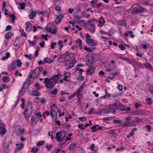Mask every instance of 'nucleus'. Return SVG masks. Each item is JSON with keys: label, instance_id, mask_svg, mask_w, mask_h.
Here are the masks:
<instances>
[{"label": "nucleus", "instance_id": "f257e3e1", "mask_svg": "<svg viewBox=\"0 0 153 153\" xmlns=\"http://www.w3.org/2000/svg\"><path fill=\"white\" fill-rule=\"evenodd\" d=\"M43 70V68L42 67H39L36 68L35 70L31 71L28 75L29 81L32 78L33 76L34 78L39 77Z\"/></svg>", "mask_w": 153, "mask_h": 153}, {"label": "nucleus", "instance_id": "f03ea898", "mask_svg": "<svg viewBox=\"0 0 153 153\" xmlns=\"http://www.w3.org/2000/svg\"><path fill=\"white\" fill-rule=\"evenodd\" d=\"M144 11V8L142 6L139 4H135L133 5L131 13L132 14H137L143 13Z\"/></svg>", "mask_w": 153, "mask_h": 153}, {"label": "nucleus", "instance_id": "7ed1b4c3", "mask_svg": "<svg viewBox=\"0 0 153 153\" xmlns=\"http://www.w3.org/2000/svg\"><path fill=\"white\" fill-rule=\"evenodd\" d=\"M32 110V105L31 104L28 103L26 105L24 111L25 119L28 122L29 118L31 115Z\"/></svg>", "mask_w": 153, "mask_h": 153}, {"label": "nucleus", "instance_id": "20e7f679", "mask_svg": "<svg viewBox=\"0 0 153 153\" xmlns=\"http://www.w3.org/2000/svg\"><path fill=\"white\" fill-rule=\"evenodd\" d=\"M44 82L47 88H52L54 87L55 84L53 83V81H52L50 79H49L48 78L45 79Z\"/></svg>", "mask_w": 153, "mask_h": 153}, {"label": "nucleus", "instance_id": "39448f33", "mask_svg": "<svg viewBox=\"0 0 153 153\" xmlns=\"http://www.w3.org/2000/svg\"><path fill=\"white\" fill-rule=\"evenodd\" d=\"M46 30L47 32H50L53 34H55L56 33V30L55 27L50 24L47 26Z\"/></svg>", "mask_w": 153, "mask_h": 153}, {"label": "nucleus", "instance_id": "423d86ee", "mask_svg": "<svg viewBox=\"0 0 153 153\" xmlns=\"http://www.w3.org/2000/svg\"><path fill=\"white\" fill-rule=\"evenodd\" d=\"M51 115L53 119L56 120L57 118V113L58 111V109L57 107H54L53 108H51Z\"/></svg>", "mask_w": 153, "mask_h": 153}, {"label": "nucleus", "instance_id": "0eeeda50", "mask_svg": "<svg viewBox=\"0 0 153 153\" xmlns=\"http://www.w3.org/2000/svg\"><path fill=\"white\" fill-rule=\"evenodd\" d=\"M86 62L88 66H91L93 61V56H87L86 57Z\"/></svg>", "mask_w": 153, "mask_h": 153}, {"label": "nucleus", "instance_id": "6e6552de", "mask_svg": "<svg viewBox=\"0 0 153 153\" xmlns=\"http://www.w3.org/2000/svg\"><path fill=\"white\" fill-rule=\"evenodd\" d=\"M61 76V75L60 74H58L52 76L51 77V78L50 79L53 80V82L54 84L56 83Z\"/></svg>", "mask_w": 153, "mask_h": 153}, {"label": "nucleus", "instance_id": "1a4fd4ad", "mask_svg": "<svg viewBox=\"0 0 153 153\" xmlns=\"http://www.w3.org/2000/svg\"><path fill=\"white\" fill-rule=\"evenodd\" d=\"M4 126L0 121V134L1 135H4L6 132V129Z\"/></svg>", "mask_w": 153, "mask_h": 153}, {"label": "nucleus", "instance_id": "9d476101", "mask_svg": "<svg viewBox=\"0 0 153 153\" xmlns=\"http://www.w3.org/2000/svg\"><path fill=\"white\" fill-rule=\"evenodd\" d=\"M71 54L68 53L63 54L62 57L64 58L65 62H67L71 59Z\"/></svg>", "mask_w": 153, "mask_h": 153}, {"label": "nucleus", "instance_id": "9b49d317", "mask_svg": "<svg viewBox=\"0 0 153 153\" xmlns=\"http://www.w3.org/2000/svg\"><path fill=\"white\" fill-rule=\"evenodd\" d=\"M61 132V131L59 132H58L56 134V137H55L56 139L59 142L62 141L64 137V136L63 137H62L60 135H59Z\"/></svg>", "mask_w": 153, "mask_h": 153}, {"label": "nucleus", "instance_id": "f8f14e48", "mask_svg": "<svg viewBox=\"0 0 153 153\" xmlns=\"http://www.w3.org/2000/svg\"><path fill=\"white\" fill-rule=\"evenodd\" d=\"M103 112L105 114L112 113L113 114H115L116 113L115 110L114 109H105L103 110Z\"/></svg>", "mask_w": 153, "mask_h": 153}, {"label": "nucleus", "instance_id": "ddd939ff", "mask_svg": "<svg viewBox=\"0 0 153 153\" xmlns=\"http://www.w3.org/2000/svg\"><path fill=\"white\" fill-rule=\"evenodd\" d=\"M26 28L28 32H30L32 29V25L29 22H27L26 24Z\"/></svg>", "mask_w": 153, "mask_h": 153}, {"label": "nucleus", "instance_id": "4468645a", "mask_svg": "<svg viewBox=\"0 0 153 153\" xmlns=\"http://www.w3.org/2000/svg\"><path fill=\"white\" fill-rule=\"evenodd\" d=\"M86 42L87 44L91 46H94L96 45V43L94 42L93 40L91 39H86Z\"/></svg>", "mask_w": 153, "mask_h": 153}, {"label": "nucleus", "instance_id": "2eb2a0df", "mask_svg": "<svg viewBox=\"0 0 153 153\" xmlns=\"http://www.w3.org/2000/svg\"><path fill=\"white\" fill-rule=\"evenodd\" d=\"M36 13L35 11L32 10H30V14L28 16L29 18L31 19H33V18L36 16Z\"/></svg>", "mask_w": 153, "mask_h": 153}, {"label": "nucleus", "instance_id": "dca6fc26", "mask_svg": "<svg viewBox=\"0 0 153 153\" xmlns=\"http://www.w3.org/2000/svg\"><path fill=\"white\" fill-rule=\"evenodd\" d=\"M120 58L122 59H123L125 61H127L130 64H132L133 63V61L132 59H129V58L126 57H123L121 56H120Z\"/></svg>", "mask_w": 153, "mask_h": 153}, {"label": "nucleus", "instance_id": "f3484780", "mask_svg": "<svg viewBox=\"0 0 153 153\" xmlns=\"http://www.w3.org/2000/svg\"><path fill=\"white\" fill-rule=\"evenodd\" d=\"M91 27H88V28L89 29V30L90 31V32L91 33H94V32L95 31V28L94 27V24H92L91 25H89Z\"/></svg>", "mask_w": 153, "mask_h": 153}, {"label": "nucleus", "instance_id": "a211bd4d", "mask_svg": "<svg viewBox=\"0 0 153 153\" xmlns=\"http://www.w3.org/2000/svg\"><path fill=\"white\" fill-rule=\"evenodd\" d=\"M94 70V67L91 66H89V67L88 69L87 74H91Z\"/></svg>", "mask_w": 153, "mask_h": 153}, {"label": "nucleus", "instance_id": "6ab92c4d", "mask_svg": "<svg viewBox=\"0 0 153 153\" xmlns=\"http://www.w3.org/2000/svg\"><path fill=\"white\" fill-rule=\"evenodd\" d=\"M76 144L75 143H71L69 149L71 151L74 150V148L76 146Z\"/></svg>", "mask_w": 153, "mask_h": 153}, {"label": "nucleus", "instance_id": "aec40b11", "mask_svg": "<svg viewBox=\"0 0 153 153\" xmlns=\"http://www.w3.org/2000/svg\"><path fill=\"white\" fill-rule=\"evenodd\" d=\"M73 66V63L70 62L68 65H65V67L66 69H71Z\"/></svg>", "mask_w": 153, "mask_h": 153}, {"label": "nucleus", "instance_id": "412c9836", "mask_svg": "<svg viewBox=\"0 0 153 153\" xmlns=\"http://www.w3.org/2000/svg\"><path fill=\"white\" fill-rule=\"evenodd\" d=\"M32 95L34 96H38L41 95V93L37 90H34L32 91Z\"/></svg>", "mask_w": 153, "mask_h": 153}, {"label": "nucleus", "instance_id": "4be33fe9", "mask_svg": "<svg viewBox=\"0 0 153 153\" xmlns=\"http://www.w3.org/2000/svg\"><path fill=\"white\" fill-rule=\"evenodd\" d=\"M44 61L48 63H50L52 62V60L49 57L45 58L44 59Z\"/></svg>", "mask_w": 153, "mask_h": 153}, {"label": "nucleus", "instance_id": "5701e85b", "mask_svg": "<svg viewBox=\"0 0 153 153\" xmlns=\"http://www.w3.org/2000/svg\"><path fill=\"white\" fill-rule=\"evenodd\" d=\"M15 62L17 66L18 67H20L21 66L22 63L20 60L19 59H17L15 61Z\"/></svg>", "mask_w": 153, "mask_h": 153}, {"label": "nucleus", "instance_id": "b1692460", "mask_svg": "<svg viewBox=\"0 0 153 153\" xmlns=\"http://www.w3.org/2000/svg\"><path fill=\"white\" fill-rule=\"evenodd\" d=\"M9 146L7 144L4 145V152L6 153H8L9 152Z\"/></svg>", "mask_w": 153, "mask_h": 153}, {"label": "nucleus", "instance_id": "393cba45", "mask_svg": "<svg viewBox=\"0 0 153 153\" xmlns=\"http://www.w3.org/2000/svg\"><path fill=\"white\" fill-rule=\"evenodd\" d=\"M99 125H94L91 128V129H92L93 130H92V132H96L97 130V127L99 126Z\"/></svg>", "mask_w": 153, "mask_h": 153}, {"label": "nucleus", "instance_id": "a878e982", "mask_svg": "<svg viewBox=\"0 0 153 153\" xmlns=\"http://www.w3.org/2000/svg\"><path fill=\"white\" fill-rule=\"evenodd\" d=\"M10 56V53L8 52H7L6 54V56L2 58L1 59L5 60L7 59L8 58H9Z\"/></svg>", "mask_w": 153, "mask_h": 153}, {"label": "nucleus", "instance_id": "bb28decb", "mask_svg": "<svg viewBox=\"0 0 153 153\" xmlns=\"http://www.w3.org/2000/svg\"><path fill=\"white\" fill-rule=\"evenodd\" d=\"M105 22V21L103 18L100 17L99 19V23L101 26H102Z\"/></svg>", "mask_w": 153, "mask_h": 153}, {"label": "nucleus", "instance_id": "cd10ccee", "mask_svg": "<svg viewBox=\"0 0 153 153\" xmlns=\"http://www.w3.org/2000/svg\"><path fill=\"white\" fill-rule=\"evenodd\" d=\"M62 56L63 54L60 56V57L58 58L57 60L59 62H65V59L62 57Z\"/></svg>", "mask_w": 153, "mask_h": 153}, {"label": "nucleus", "instance_id": "c85d7f7f", "mask_svg": "<svg viewBox=\"0 0 153 153\" xmlns=\"http://www.w3.org/2000/svg\"><path fill=\"white\" fill-rule=\"evenodd\" d=\"M76 44L79 45L80 48L81 49H82V46H81V45L82 44V41H81V40H80V39H77L76 41Z\"/></svg>", "mask_w": 153, "mask_h": 153}, {"label": "nucleus", "instance_id": "c756f323", "mask_svg": "<svg viewBox=\"0 0 153 153\" xmlns=\"http://www.w3.org/2000/svg\"><path fill=\"white\" fill-rule=\"evenodd\" d=\"M12 34L10 32H8L5 36V38L6 39H9L12 36Z\"/></svg>", "mask_w": 153, "mask_h": 153}, {"label": "nucleus", "instance_id": "7c9ffc66", "mask_svg": "<svg viewBox=\"0 0 153 153\" xmlns=\"http://www.w3.org/2000/svg\"><path fill=\"white\" fill-rule=\"evenodd\" d=\"M111 118L109 117H105L103 119V121L104 122L106 123H109V120Z\"/></svg>", "mask_w": 153, "mask_h": 153}, {"label": "nucleus", "instance_id": "2f4dec72", "mask_svg": "<svg viewBox=\"0 0 153 153\" xmlns=\"http://www.w3.org/2000/svg\"><path fill=\"white\" fill-rule=\"evenodd\" d=\"M19 6L21 7V8L19 7H18V8L19 9L23 10L24 9V8H25V4L24 3H21L19 4Z\"/></svg>", "mask_w": 153, "mask_h": 153}, {"label": "nucleus", "instance_id": "473e14b6", "mask_svg": "<svg viewBox=\"0 0 153 153\" xmlns=\"http://www.w3.org/2000/svg\"><path fill=\"white\" fill-rule=\"evenodd\" d=\"M144 65L149 69H152V67L151 64L148 62L145 64Z\"/></svg>", "mask_w": 153, "mask_h": 153}, {"label": "nucleus", "instance_id": "72a5a7b5", "mask_svg": "<svg viewBox=\"0 0 153 153\" xmlns=\"http://www.w3.org/2000/svg\"><path fill=\"white\" fill-rule=\"evenodd\" d=\"M10 78L8 77H3V81L5 82H8L10 81Z\"/></svg>", "mask_w": 153, "mask_h": 153}, {"label": "nucleus", "instance_id": "f704fd0d", "mask_svg": "<svg viewBox=\"0 0 153 153\" xmlns=\"http://www.w3.org/2000/svg\"><path fill=\"white\" fill-rule=\"evenodd\" d=\"M114 105L116 107L118 108V109H119V108H120L121 106H122V105L121 104H120V103H114Z\"/></svg>", "mask_w": 153, "mask_h": 153}, {"label": "nucleus", "instance_id": "c9c22d12", "mask_svg": "<svg viewBox=\"0 0 153 153\" xmlns=\"http://www.w3.org/2000/svg\"><path fill=\"white\" fill-rule=\"evenodd\" d=\"M146 102L149 104H151L152 103V98L149 97L146 99Z\"/></svg>", "mask_w": 153, "mask_h": 153}, {"label": "nucleus", "instance_id": "e433bc0d", "mask_svg": "<svg viewBox=\"0 0 153 153\" xmlns=\"http://www.w3.org/2000/svg\"><path fill=\"white\" fill-rule=\"evenodd\" d=\"M45 143V142L43 141H39L38 143H37L36 145L37 146H40L43 145Z\"/></svg>", "mask_w": 153, "mask_h": 153}, {"label": "nucleus", "instance_id": "4c0bfd02", "mask_svg": "<svg viewBox=\"0 0 153 153\" xmlns=\"http://www.w3.org/2000/svg\"><path fill=\"white\" fill-rule=\"evenodd\" d=\"M58 89L57 88H55L54 90L51 92V94L52 95H55L58 92Z\"/></svg>", "mask_w": 153, "mask_h": 153}, {"label": "nucleus", "instance_id": "58836bf2", "mask_svg": "<svg viewBox=\"0 0 153 153\" xmlns=\"http://www.w3.org/2000/svg\"><path fill=\"white\" fill-rule=\"evenodd\" d=\"M85 84L84 83H83L81 85L80 88L79 89L78 91L82 92V91L84 87H85Z\"/></svg>", "mask_w": 153, "mask_h": 153}, {"label": "nucleus", "instance_id": "ea45409f", "mask_svg": "<svg viewBox=\"0 0 153 153\" xmlns=\"http://www.w3.org/2000/svg\"><path fill=\"white\" fill-rule=\"evenodd\" d=\"M112 67H113L112 68H106L107 71L108 72H110V71H113V70L114 69L115 67V66L113 65H112Z\"/></svg>", "mask_w": 153, "mask_h": 153}, {"label": "nucleus", "instance_id": "a19ab883", "mask_svg": "<svg viewBox=\"0 0 153 153\" xmlns=\"http://www.w3.org/2000/svg\"><path fill=\"white\" fill-rule=\"evenodd\" d=\"M138 123L134 121L131 122V126H134L136 125H138Z\"/></svg>", "mask_w": 153, "mask_h": 153}, {"label": "nucleus", "instance_id": "79ce46f5", "mask_svg": "<svg viewBox=\"0 0 153 153\" xmlns=\"http://www.w3.org/2000/svg\"><path fill=\"white\" fill-rule=\"evenodd\" d=\"M124 126H131V122L127 123L126 122H125V123L123 124Z\"/></svg>", "mask_w": 153, "mask_h": 153}, {"label": "nucleus", "instance_id": "37998d69", "mask_svg": "<svg viewBox=\"0 0 153 153\" xmlns=\"http://www.w3.org/2000/svg\"><path fill=\"white\" fill-rule=\"evenodd\" d=\"M79 128H80L81 129H83L85 128V127L83 124H79L78 126Z\"/></svg>", "mask_w": 153, "mask_h": 153}, {"label": "nucleus", "instance_id": "c03bdc74", "mask_svg": "<svg viewBox=\"0 0 153 153\" xmlns=\"http://www.w3.org/2000/svg\"><path fill=\"white\" fill-rule=\"evenodd\" d=\"M24 56L29 59H31L33 57L31 55H28L27 54H25Z\"/></svg>", "mask_w": 153, "mask_h": 153}, {"label": "nucleus", "instance_id": "a18cd8bd", "mask_svg": "<svg viewBox=\"0 0 153 153\" xmlns=\"http://www.w3.org/2000/svg\"><path fill=\"white\" fill-rule=\"evenodd\" d=\"M38 150L37 147H33L31 151L33 152L36 153Z\"/></svg>", "mask_w": 153, "mask_h": 153}, {"label": "nucleus", "instance_id": "49530a36", "mask_svg": "<svg viewBox=\"0 0 153 153\" xmlns=\"http://www.w3.org/2000/svg\"><path fill=\"white\" fill-rule=\"evenodd\" d=\"M24 147V145L22 143H20L19 144L18 148L19 150H20Z\"/></svg>", "mask_w": 153, "mask_h": 153}, {"label": "nucleus", "instance_id": "de8ad7c7", "mask_svg": "<svg viewBox=\"0 0 153 153\" xmlns=\"http://www.w3.org/2000/svg\"><path fill=\"white\" fill-rule=\"evenodd\" d=\"M85 50L87 51L88 52H91L92 51V50H91L90 48H88L86 47H85L84 48Z\"/></svg>", "mask_w": 153, "mask_h": 153}, {"label": "nucleus", "instance_id": "09e8293b", "mask_svg": "<svg viewBox=\"0 0 153 153\" xmlns=\"http://www.w3.org/2000/svg\"><path fill=\"white\" fill-rule=\"evenodd\" d=\"M19 133L20 134H22L24 133V130L23 128L21 129L20 128L19 129Z\"/></svg>", "mask_w": 153, "mask_h": 153}, {"label": "nucleus", "instance_id": "8fccbe9b", "mask_svg": "<svg viewBox=\"0 0 153 153\" xmlns=\"http://www.w3.org/2000/svg\"><path fill=\"white\" fill-rule=\"evenodd\" d=\"M34 101L35 102L38 103L40 101L41 99H39L38 97H37L34 99Z\"/></svg>", "mask_w": 153, "mask_h": 153}, {"label": "nucleus", "instance_id": "3c124183", "mask_svg": "<svg viewBox=\"0 0 153 153\" xmlns=\"http://www.w3.org/2000/svg\"><path fill=\"white\" fill-rule=\"evenodd\" d=\"M149 90L151 93L153 94V85L150 86L149 87Z\"/></svg>", "mask_w": 153, "mask_h": 153}, {"label": "nucleus", "instance_id": "603ef678", "mask_svg": "<svg viewBox=\"0 0 153 153\" xmlns=\"http://www.w3.org/2000/svg\"><path fill=\"white\" fill-rule=\"evenodd\" d=\"M119 47L122 50H124L125 48V47L124 46H123L122 44H120L119 46Z\"/></svg>", "mask_w": 153, "mask_h": 153}, {"label": "nucleus", "instance_id": "864d4df0", "mask_svg": "<svg viewBox=\"0 0 153 153\" xmlns=\"http://www.w3.org/2000/svg\"><path fill=\"white\" fill-rule=\"evenodd\" d=\"M79 120L81 121H84L86 120V118L85 117H80L79 118Z\"/></svg>", "mask_w": 153, "mask_h": 153}, {"label": "nucleus", "instance_id": "5fc2aeb1", "mask_svg": "<svg viewBox=\"0 0 153 153\" xmlns=\"http://www.w3.org/2000/svg\"><path fill=\"white\" fill-rule=\"evenodd\" d=\"M60 22L61 19L58 17H57L55 19V22L57 24L59 23Z\"/></svg>", "mask_w": 153, "mask_h": 153}, {"label": "nucleus", "instance_id": "6e6d98bb", "mask_svg": "<svg viewBox=\"0 0 153 153\" xmlns=\"http://www.w3.org/2000/svg\"><path fill=\"white\" fill-rule=\"evenodd\" d=\"M11 65L12 67L13 68L15 69V68L16 67V63H15V61H14L12 62Z\"/></svg>", "mask_w": 153, "mask_h": 153}, {"label": "nucleus", "instance_id": "4d7b16f0", "mask_svg": "<svg viewBox=\"0 0 153 153\" xmlns=\"http://www.w3.org/2000/svg\"><path fill=\"white\" fill-rule=\"evenodd\" d=\"M81 92L78 91L77 94V97L78 99H80L81 98L82 95L81 94Z\"/></svg>", "mask_w": 153, "mask_h": 153}, {"label": "nucleus", "instance_id": "13d9d810", "mask_svg": "<svg viewBox=\"0 0 153 153\" xmlns=\"http://www.w3.org/2000/svg\"><path fill=\"white\" fill-rule=\"evenodd\" d=\"M146 128L147 129V131H150L151 129V127L149 125H147L146 126Z\"/></svg>", "mask_w": 153, "mask_h": 153}, {"label": "nucleus", "instance_id": "bf43d9fd", "mask_svg": "<svg viewBox=\"0 0 153 153\" xmlns=\"http://www.w3.org/2000/svg\"><path fill=\"white\" fill-rule=\"evenodd\" d=\"M12 28V27L11 25H8L6 27V28L5 29L6 31H8L10 30Z\"/></svg>", "mask_w": 153, "mask_h": 153}, {"label": "nucleus", "instance_id": "052dcab7", "mask_svg": "<svg viewBox=\"0 0 153 153\" xmlns=\"http://www.w3.org/2000/svg\"><path fill=\"white\" fill-rule=\"evenodd\" d=\"M10 17L13 20V22L15 19V16L14 14H12L10 15Z\"/></svg>", "mask_w": 153, "mask_h": 153}, {"label": "nucleus", "instance_id": "680f3d73", "mask_svg": "<svg viewBox=\"0 0 153 153\" xmlns=\"http://www.w3.org/2000/svg\"><path fill=\"white\" fill-rule=\"evenodd\" d=\"M130 34V36L131 37L134 38V35L132 31H130L128 32Z\"/></svg>", "mask_w": 153, "mask_h": 153}, {"label": "nucleus", "instance_id": "e2e57ef3", "mask_svg": "<svg viewBox=\"0 0 153 153\" xmlns=\"http://www.w3.org/2000/svg\"><path fill=\"white\" fill-rule=\"evenodd\" d=\"M21 33L22 35H23L24 37H26L27 36V34L24 31V30H22L21 31Z\"/></svg>", "mask_w": 153, "mask_h": 153}, {"label": "nucleus", "instance_id": "0e129e2a", "mask_svg": "<svg viewBox=\"0 0 153 153\" xmlns=\"http://www.w3.org/2000/svg\"><path fill=\"white\" fill-rule=\"evenodd\" d=\"M117 88L120 91H121L123 89V86L122 85H119L117 86Z\"/></svg>", "mask_w": 153, "mask_h": 153}, {"label": "nucleus", "instance_id": "69168bd1", "mask_svg": "<svg viewBox=\"0 0 153 153\" xmlns=\"http://www.w3.org/2000/svg\"><path fill=\"white\" fill-rule=\"evenodd\" d=\"M31 121L33 123H34L35 124H36V122H35V119L34 117H32Z\"/></svg>", "mask_w": 153, "mask_h": 153}, {"label": "nucleus", "instance_id": "338daca9", "mask_svg": "<svg viewBox=\"0 0 153 153\" xmlns=\"http://www.w3.org/2000/svg\"><path fill=\"white\" fill-rule=\"evenodd\" d=\"M55 10L57 11H59L61 9V7L60 6L57 5L56 7H55Z\"/></svg>", "mask_w": 153, "mask_h": 153}, {"label": "nucleus", "instance_id": "774afa93", "mask_svg": "<svg viewBox=\"0 0 153 153\" xmlns=\"http://www.w3.org/2000/svg\"><path fill=\"white\" fill-rule=\"evenodd\" d=\"M56 42L54 43H52L51 44V48L53 49H54V46L55 45H56Z\"/></svg>", "mask_w": 153, "mask_h": 153}]
</instances>
